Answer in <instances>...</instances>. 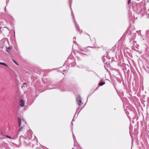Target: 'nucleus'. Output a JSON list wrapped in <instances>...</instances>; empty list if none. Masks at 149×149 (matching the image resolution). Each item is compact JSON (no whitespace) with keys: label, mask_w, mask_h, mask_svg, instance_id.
I'll return each instance as SVG.
<instances>
[{"label":"nucleus","mask_w":149,"mask_h":149,"mask_svg":"<svg viewBox=\"0 0 149 149\" xmlns=\"http://www.w3.org/2000/svg\"><path fill=\"white\" fill-rule=\"evenodd\" d=\"M77 104L79 105H81L82 103L81 102V100L80 99H77Z\"/></svg>","instance_id":"obj_2"},{"label":"nucleus","mask_w":149,"mask_h":149,"mask_svg":"<svg viewBox=\"0 0 149 149\" xmlns=\"http://www.w3.org/2000/svg\"><path fill=\"white\" fill-rule=\"evenodd\" d=\"M12 60L17 65H18L17 63L16 62V61L15 60H14L13 59H12Z\"/></svg>","instance_id":"obj_9"},{"label":"nucleus","mask_w":149,"mask_h":149,"mask_svg":"<svg viewBox=\"0 0 149 149\" xmlns=\"http://www.w3.org/2000/svg\"><path fill=\"white\" fill-rule=\"evenodd\" d=\"M104 84H105V82H101L99 84V85L100 86H102Z\"/></svg>","instance_id":"obj_5"},{"label":"nucleus","mask_w":149,"mask_h":149,"mask_svg":"<svg viewBox=\"0 0 149 149\" xmlns=\"http://www.w3.org/2000/svg\"><path fill=\"white\" fill-rule=\"evenodd\" d=\"M131 3V0H129L128 1L127 3L128 4H129Z\"/></svg>","instance_id":"obj_10"},{"label":"nucleus","mask_w":149,"mask_h":149,"mask_svg":"<svg viewBox=\"0 0 149 149\" xmlns=\"http://www.w3.org/2000/svg\"><path fill=\"white\" fill-rule=\"evenodd\" d=\"M0 64L5 65L6 66H8L5 63H4L0 62Z\"/></svg>","instance_id":"obj_6"},{"label":"nucleus","mask_w":149,"mask_h":149,"mask_svg":"<svg viewBox=\"0 0 149 149\" xmlns=\"http://www.w3.org/2000/svg\"><path fill=\"white\" fill-rule=\"evenodd\" d=\"M11 47H8L7 48V50H6V51L7 52H9V51H8V49H11Z\"/></svg>","instance_id":"obj_8"},{"label":"nucleus","mask_w":149,"mask_h":149,"mask_svg":"<svg viewBox=\"0 0 149 149\" xmlns=\"http://www.w3.org/2000/svg\"><path fill=\"white\" fill-rule=\"evenodd\" d=\"M18 121L19 122L18 126L19 127H20L21 125V120L20 118L18 119Z\"/></svg>","instance_id":"obj_3"},{"label":"nucleus","mask_w":149,"mask_h":149,"mask_svg":"<svg viewBox=\"0 0 149 149\" xmlns=\"http://www.w3.org/2000/svg\"><path fill=\"white\" fill-rule=\"evenodd\" d=\"M19 105L21 107H23L24 106V100L22 99H21L20 100Z\"/></svg>","instance_id":"obj_1"},{"label":"nucleus","mask_w":149,"mask_h":149,"mask_svg":"<svg viewBox=\"0 0 149 149\" xmlns=\"http://www.w3.org/2000/svg\"><path fill=\"white\" fill-rule=\"evenodd\" d=\"M0 133L1 134H2V132L1 131H0Z\"/></svg>","instance_id":"obj_12"},{"label":"nucleus","mask_w":149,"mask_h":149,"mask_svg":"<svg viewBox=\"0 0 149 149\" xmlns=\"http://www.w3.org/2000/svg\"><path fill=\"white\" fill-rule=\"evenodd\" d=\"M23 87H27V86L26 85V83H24L23 84Z\"/></svg>","instance_id":"obj_7"},{"label":"nucleus","mask_w":149,"mask_h":149,"mask_svg":"<svg viewBox=\"0 0 149 149\" xmlns=\"http://www.w3.org/2000/svg\"><path fill=\"white\" fill-rule=\"evenodd\" d=\"M23 128V127H20L18 130V132H19L22 131Z\"/></svg>","instance_id":"obj_4"},{"label":"nucleus","mask_w":149,"mask_h":149,"mask_svg":"<svg viewBox=\"0 0 149 149\" xmlns=\"http://www.w3.org/2000/svg\"><path fill=\"white\" fill-rule=\"evenodd\" d=\"M6 137L9 138V139H11V138L9 136H8L7 135H6Z\"/></svg>","instance_id":"obj_11"}]
</instances>
